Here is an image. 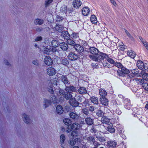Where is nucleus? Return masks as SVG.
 I'll list each match as a JSON object with an SVG mask.
<instances>
[{
    "mask_svg": "<svg viewBox=\"0 0 148 148\" xmlns=\"http://www.w3.org/2000/svg\"><path fill=\"white\" fill-rule=\"evenodd\" d=\"M60 144L61 146L63 148H64V142L66 139L65 136L63 134H61L60 136Z\"/></svg>",
    "mask_w": 148,
    "mask_h": 148,
    "instance_id": "obj_28",
    "label": "nucleus"
},
{
    "mask_svg": "<svg viewBox=\"0 0 148 148\" xmlns=\"http://www.w3.org/2000/svg\"><path fill=\"white\" fill-rule=\"evenodd\" d=\"M88 110L90 111V113L92 114V112L94 110V107L92 106H90Z\"/></svg>",
    "mask_w": 148,
    "mask_h": 148,
    "instance_id": "obj_63",
    "label": "nucleus"
},
{
    "mask_svg": "<svg viewBox=\"0 0 148 148\" xmlns=\"http://www.w3.org/2000/svg\"><path fill=\"white\" fill-rule=\"evenodd\" d=\"M56 73V70L53 68L49 67L47 69V73L49 76L54 75Z\"/></svg>",
    "mask_w": 148,
    "mask_h": 148,
    "instance_id": "obj_13",
    "label": "nucleus"
},
{
    "mask_svg": "<svg viewBox=\"0 0 148 148\" xmlns=\"http://www.w3.org/2000/svg\"><path fill=\"white\" fill-rule=\"evenodd\" d=\"M59 45L60 48L63 50L66 51L68 48L67 44L64 42L60 43Z\"/></svg>",
    "mask_w": 148,
    "mask_h": 148,
    "instance_id": "obj_23",
    "label": "nucleus"
},
{
    "mask_svg": "<svg viewBox=\"0 0 148 148\" xmlns=\"http://www.w3.org/2000/svg\"><path fill=\"white\" fill-rule=\"evenodd\" d=\"M78 92L81 94H85L87 92L86 88L83 87H79L78 90Z\"/></svg>",
    "mask_w": 148,
    "mask_h": 148,
    "instance_id": "obj_27",
    "label": "nucleus"
},
{
    "mask_svg": "<svg viewBox=\"0 0 148 148\" xmlns=\"http://www.w3.org/2000/svg\"><path fill=\"white\" fill-rule=\"evenodd\" d=\"M63 122L68 127H69V126L71 123V121L69 119L65 118L63 120Z\"/></svg>",
    "mask_w": 148,
    "mask_h": 148,
    "instance_id": "obj_37",
    "label": "nucleus"
},
{
    "mask_svg": "<svg viewBox=\"0 0 148 148\" xmlns=\"http://www.w3.org/2000/svg\"><path fill=\"white\" fill-rule=\"evenodd\" d=\"M88 141V143L90 144L93 143L95 141V139L92 136H90L87 138Z\"/></svg>",
    "mask_w": 148,
    "mask_h": 148,
    "instance_id": "obj_44",
    "label": "nucleus"
},
{
    "mask_svg": "<svg viewBox=\"0 0 148 148\" xmlns=\"http://www.w3.org/2000/svg\"><path fill=\"white\" fill-rule=\"evenodd\" d=\"M79 43H81V44H82L85 46H87L88 45V43L87 42L80 39H79Z\"/></svg>",
    "mask_w": 148,
    "mask_h": 148,
    "instance_id": "obj_50",
    "label": "nucleus"
},
{
    "mask_svg": "<svg viewBox=\"0 0 148 148\" xmlns=\"http://www.w3.org/2000/svg\"><path fill=\"white\" fill-rule=\"evenodd\" d=\"M59 93L60 95L63 96V97L67 100L70 99L72 97V95L70 92L65 91L63 90H60Z\"/></svg>",
    "mask_w": 148,
    "mask_h": 148,
    "instance_id": "obj_4",
    "label": "nucleus"
},
{
    "mask_svg": "<svg viewBox=\"0 0 148 148\" xmlns=\"http://www.w3.org/2000/svg\"><path fill=\"white\" fill-rule=\"evenodd\" d=\"M136 65L139 69H144L145 70L148 71V65L146 63H144L141 60H138L137 62Z\"/></svg>",
    "mask_w": 148,
    "mask_h": 148,
    "instance_id": "obj_5",
    "label": "nucleus"
},
{
    "mask_svg": "<svg viewBox=\"0 0 148 148\" xmlns=\"http://www.w3.org/2000/svg\"><path fill=\"white\" fill-rule=\"evenodd\" d=\"M67 42L68 44L74 46V45L76 44L74 40L70 39V38L67 39Z\"/></svg>",
    "mask_w": 148,
    "mask_h": 148,
    "instance_id": "obj_42",
    "label": "nucleus"
},
{
    "mask_svg": "<svg viewBox=\"0 0 148 148\" xmlns=\"http://www.w3.org/2000/svg\"><path fill=\"white\" fill-rule=\"evenodd\" d=\"M65 90L66 91L70 92L71 93L73 92H75L76 90V88L73 86H70L69 87L66 86Z\"/></svg>",
    "mask_w": 148,
    "mask_h": 148,
    "instance_id": "obj_24",
    "label": "nucleus"
},
{
    "mask_svg": "<svg viewBox=\"0 0 148 148\" xmlns=\"http://www.w3.org/2000/svg\"><path fill=\"white\" fill-rule=\"evenodd\" d=\"M56 112L58 114H62L64 111V110L62 106L60 105L57 106L56 108Z\"/></svg>",
    "mask_w": 148,
    "mask_h": 148,
    "instance_id": "obj_29",
    "label": "nucleus"
},
{
    "mask_svg": "<svg viewBox=\"0 0 148 148\" xmlns=\"http://www.w3.org/2000/svg\"><path fill=\"white\" fill-rule=\"evenodd\" d=\"M73 40H76L79 39V33L73 32L70 35V37Z\"/></svg>",
    "mask_w": 148,
    "mask_h": 148,
    "instance_id": "obj_22",
    "label": "nucleus"
},
{
    "mask_svg": "<svg viewBox=\"0 0 148 148\" xmlns=\"http://www.w3.org/2000/svg\"><path fill=\"white\" fill-rule=\"evenodd\" d=\"M63 19V18L61 16L57 15L56 17V21L57 22H61Z\"/></svg>",
    "mask_w": 148,
    "mask_h": 148,
    "instance_id": "obj_49",
    "label": "nucleus"
},
{
    "mask_svg": "<svg viewBox=\"0 0 148 148\" xmlns=\"http://www.w3.org/2000/svg\"><path fill=\"white\" fill-rule=\"evenodd\" d=\"M55 98V99L53 101V100H49L46 99H44V102L45 103V104L44 105V106L45 107V108L48 107L49 105H51V103H54L57 102V99H56V97L55 96L54 97V98ZM52 99L53 100V99Z\"/></svg>",
    "mask_w": 148,
    "mask_h": 148,
    "instance_id": "obj_8",
    "label": "nucleus"
},
{
    "mask_svg": "<svg viewBox=\"0 0 148 148\" xmlns=\"http://www.w3.org/2000/svg\"><path fill=\"white\" fill-rule=\"evenodd\" d=\"M130 73L129 71L125 67L123 66L121 68V70H119L117 71V74L119 76L124 77L125 74Z\"/></svg>",
    "mask_w": 148,
    "mask_h": 148,
    "instance_id": "obj_6",
    "label": "nucleus"
},
{
    "mask_svg": "<svg viewBox=\"0 0 148 148\" xmlns=\"http://www.w3.org/2000/svg\"><path fill=\"white\" fill-rule=\"evenodd\" d=\"M110 121V119L105 116H103L101 119V122L103 123L107 124Z\"/></svg>",
    "mask_w": 148,
    "mask_h": 148,
    "instance_id": "obj_33",
    "label": "nucleus"
},
{
    "mask_svg": "<svg viewBox=\"0 0 148 148\" xmlns=\"http://www.w3.org/2000/svg\"><path fill=\"white\" fill-rule=\"evenodd\" d=\"M140 71L139 70H138V71L137 72V74L135 75V76L137 77H140L141 76L142 77V75L143 74V73H144V71L142 70L140 72H139Z\"/></svg>",
    "mask_w": 148,
    "mask_h": 148,
    "instance_id": "obj_51",
    "label": "nucleus"
},
{
    "mask_svg": "<svg viewBox=\"0 0 148 148\" xmlns=\"http://www.w3.org/2000/svg\"><path fill=\"white\" fill-rule=\"evenodd\" d=\"M67 7L65 6H64L61 7L60 8V11L61 12L66 13L67 12Z\"/></svg>",
    "mask_w": 148,
    "mask_h": 148,
    "instance_id": "obj_55",
    "label": "nucleus"
},
{
    "mask_svg": "<svg viewBox=\"0 0 148 148\" xmlns=\"http://www.w3.org/2000/svg\"><path fill=\"white\" fill-rule=\"evenodd\" d=\"M43 28L42 27H37L36 28V31L38 32H40L42 31Z\"/></svg>",
    "mask_w": 148,
    "mask_h": 148,
    "instance_id": "obj_64",
    "label": "nucleus"
},
{
    "mask_svg": "<svg viewBox=\"0 0 148 148\" xmlns=\"http://www.w3.org/2000/svg\"><path fill=\"white\" fill-rule=\"evenodd\" d=\"M97 138L98 140L100 142H103L105 141V139L103 137H98Z\"/></svg>",
    "mask_w": 148,
    "mask_h": 148,
    "instance_id": "obj_57",
    "label": "nucleus"
},
{
    "mask_svg": "<svg viewBox=\"0 0 148 148\" xmlns=\"http://www.w3.org/2000/svg\"><path fill=\"white\" fill-rule=\"evenodd\" d=\"M123 102L125 108L128 110H130L131 106L130 100L129 99H125Z\"/></svg>",
    "mask_w": 148,
    "mask_h": 148,
    "instance_id": "obj_12",
    "label": "nucleus"
},
{
    "mask_svg": "<svg viewBox=\"0 0 148 148\" xmlns=\"http://www.w3.org/2000/svg\"><path fill=\"white\" fill-rule=\"evenodd\" d=\"M69 60L71 61L76 60L79 58V55L73 52H70L68 55Z\"/></svg>",
    "mask_w": 148,
    "mask_h": 148,
    "instance_id": "obj_7",
    "label": "nucleus"
},
{
    "mask_svg": "<svg viewBox=\"0 0 148 148\" xmlns=\"http://www.w3.org/2000/svg\"><path fill=\"white\" fill-rule=\"evenodd\" d=\"M114 65L117 67L118 68L120 69L122 68L123 66L119 62H117L115 63Z\"/></svg>",
    "mask_w": 148,
    "mask_h": 148,
    "instance_id": "obj_53",
    "label": "nucleus"
},
{
    "mask_svg": "<svg viewBox=\"0 0 148 148\" xmlns=\"http://www.w3.org/2000/svg\"><path fill=\"white\" fill-rule=\"evenodd\" d=\"M81 127L82 126L80 124L77 123H74L71 126H70V127H67L66 130V132H69L72 131V130H78L81 128Z\"/></svg>",
    "mask_w": 148,
    "mask_h": 148,
    "instance_id": "obj_3",
    "label": "nucleus"
},
{
    "mask_svg": "<svg viewBox=\"0 0 148 148\" xmlns=\"http://www.w3.org/2000/svg\"><path fill=\"white\" fill-rule=\"evenodd\" d=\"M79 132L77 131H73L71 133V135L73 137H75L78 136Z\"/></svg>",
    "mask_w": 148,
    "mask_h": 148,
    "instance_id": "obj_52",
    "label": "nucleus"
},
{
    "mask_svg": "<svg viewBox=\"0 0 148 148\" xmlns=\"http://www.w3.org/2000/svg\"><path fill=\"white\" fill-rule=\"evenodd\" d=\"M127 54L129 56L132 58H134L135 56L136 53L132 50L130 51L129 52V51H128L127 52Z\"/></svg>",
    "mask_w": 148,
    "mask_h": 148,
    "instance_id": "obj_43",
    "label": "nucleus"
},
{
    "mask_svg": "<svg viewBox=\"0 0 148 148\" xmlns=\"http://www.w3.org/2000/svg\"><path fill=\"white\" fill-rule=\"evenodd\" d=\"M104 59H106L108 62L111 64H114V61L111 58H109V56L107 54V56L106 58H103V59H101V61L103 60Z\"/></svg>",
    "mask_w": 148,
    "mask_h": 148,
    "instance_id": "obj_36",
    "label": "nucleus"
},
{
    "mask_svg": "<svg viewBox=\"0 0 148 148\" xmlns=\"http://www.w3.org/2000/svg\"><path fill=\"white\" fill-rule=\"evenodd\" d=\"M142 78L143 79L148 81V74L147 73H145L144 72L143 75H142Z\"/></svg>",
    "mask_w": 148,
    "mask_h": 148,
    "instance_id": "obj_45",
    "label": "nucleus"
},
{
    "mask_svg": "<svg viewBox=\"0 0 148 148\" xmlns=\"http://www.w3.org/2000/svg\"><path fill=\"white\" fill-rule=\"evenodd\" d=\"M88 52L91 54L89 55V58L91 60L100 62L103 58L107 56L106 53L100 52L97 48L93 47H90L88 49Z\"/></svg>",
    "mask_w": 148,
    "mask_h": 148,
    "instance_id": "obj_1",
    "label": "nucleus"
},
{
    "mask_svg": "<svg viewBox=\"0 0 148 148\" xmlns=\"http://www.w3.org/2000/svg\"><path fill=\"white\" fill-rule=\"evenodd\" d=\"M44 23V20L43 19L37 18L34 21V23L36 25H41Z\"/></svg>",
    "mask_w": 148,
    "mask_h": 148,
    "instance_id": "obj_38",
    "label": "nucleus"
},
{
    "mask_svg": "<svg viewBox=\"0 0 148 148\" xmlns=\"http://www.w3.org/2000/svg\"><path fill=\"white\" fill-rule=\"evenodd\" d=\"M90 20L93 24H95L97 23V22L96 17L94 15H92L91 16Z\"/></svg>",
    "mask_w": 148,
    "mask_h": 148,
    "instance_id": "obj_39",
    "label": "nucleus"
},
{
    "mask_svg": "<svg viewBox=\"0 0 148 148\" xmlns=\"http://www.w3.org/2000/svg\"><path fill=\"white\" fill-rule=\"evenodd\" d=\"M61 63L65 66H67L69 64V59L68 57L62 58L61 60Z\"/></svg>",
    "mask_w": 148,
    "mask_h": 148,
    "instance_id": "obj_18",
    "label": "nucleus"
},
{
    "mask_svg": "<svg viewBox=\"0 0 148 148\" xmlns=\"http://www.w3.org/2000/svg\"><path fill=\"white\" fill-rule=\"evenodd\" d=\"M53 1V0H46L45 3V6L47 7Z\"/></svg>",
    "mask_w": 148,
    "mask_h": 148,
    "instance_id": "obj_54",
    "label": "nucleus"
},
{
    "mask_svg": "<svg viewBox=\"0 0 148 148\" xmlns=\"http://www.w3.org/2000/svg\"><path fill=\"white\" fill-rule=\"evenodd\" d=\"M143 86V88L146 90H148V84L147 83H145Z\"/></svg>",
    "mask_w": 148,
    "mask_h": 148,
    "instance_id": "obj_58",
    "label": "nucleus"
},
{
    "mask_svg": "<svg viewBox=\"0 0 148 148\" xmlns=\"http://www.w3.org/2000/svg\"><path fill=\"white\" fill-rule=\"evenodd\" d=\"M90 12V9L87 7H84L82 9V14L84 16H87Z\"/></svg>",
    "mask_w": 148,
    "mask_h": 148,
    "instance_id": "obj_16",
    "label": "nucleus"
},
{
    "mask_svg": "<svg viewBox=\"0 0 148 148\" xmlns=\"http://www.w3.org/2000/svg\"><path fill=\"white\" fill-rule=\"evenodd\" d=\"M70 118L73 120H77L79 117V116L77 114L74 112H70L69 114Z\"/></svg>",
    "mask_w": 148,
    "mask_h": 148,
    "instance_id": "obj_32",
    "label": "nucleus"
},
{
    "mask_svg": "<svg viewBox=\"0 0 148 148\" xmlns=\"http://www.w3.org/2000/svg\"><path fill=\"white\" fill-rule=\"evenodd\" d=\"M91 102L97 105L98 104V100L97 97L95 96L91 97L90 98Z\"/></svg>",
    "mask_w": 148,
    "mask_h": 148,
    "instance_id": "obj_34",
    "label": "nucleus"
},
{
    "mask_svg": "<svg viewBox=\"0 0 148 148\" xmlns=\"http://www.w3.org/2000/svg\"><path fill=\"white\" fill-rule=\"evenodd\" d=\"M61 79L62 81L66 86L69 84L70 82L66 75H62L61 77Z\"/></svg>",
    "mask_w": 148,
    "mask_h": 148,
    "instance_id": "obj_21",
    "label": "nucleus"
},
{
    "mask_svg": "<svg viewBox=\"0 0 148 148\" xmlns=\"http://www.w3.org/2000/svg\"><path fill=\"white\" fill-rule=\"evenodd\" d=\"M75 97L78 101L81 102L82 101L83 99H85L83 96L80 95H76Z\"/></svg>",
    "mask_w": 148,
    "mask_h": 148,
    "instance_id": "obj_47",
    "label": "nucleus"
},
{
    "mask_svg": "<svg viewBox=\"0 0 148 148\" xmlns=\"http://www.w3.org/2000/svg\"><path fill=\"white\" fill-rule=\"evenodd\" d=\"M82 113L83 114L84 118H86L88 116L90 117L91 113L89 112V110L86 108H84L82 110Z\"/></svg>",
    "mask_w": 148,
    "mask_h": 148,
    "instance_id": "obj_9",
    "label": "nucleus"
},
{
    "mask_svg": "<svg viewBox=\"0 0 148 148\" xmlns=\"http://www.w3.org/2000/svg\"><path fill=\"white\" fill-rule=\"evenodd\" d=\"M116 113L119 115H120L121 114L122 112L119 108H117L115 110Z\"/></svg>",
    "mask_w": 148,
    "mask_h": 148,
    "instance_id": "obj_59",
    "label": "nucleus"
},
{
    "mask_svg": "<svg viewBox=\"0 0 148 148\" xmlns=\"http://www.w3.org/2000/svg\"><path fill=\"white\" fill-rule=\"evenodd\" d=\"M107 144L108 147L114 148L116 146L117 142L115 140H110L108 141Z\"/></svg>",
    "mask_w": 148,
    "mask_h": 148,
    "instance_id": "obj_15",
    "label": "nucleus"
},
{
    "mask_svg": "<svg viewBox=\"0 0 148 148\" xmlns=\"http://www.w3.org/2000/svg\"><path fill=\"white\" fill-rule=\"evenodd\" d=\"M101 103L105 106H107L108 104V99L105 97H101L100 99Z\"/></svg>",
    "mask_w": 148,
    "mask_h": 148,
    "instance_id": "obj_20",
    "label": "nucleus"
},
{
    "mask_svg": "<svg viewBox=\"0 0 148 148\" xmlns=\"http://www.w3.org/2000/svg\"><path fill=\"white\" fill-rule=\"evenodd\" d=\"M96 115L99 117L102 116L104 114L103 112L100 110H98L96 112Z\"/></svg>",
    "mask_w": 148,
    "mask_h": 148,
    "instance_id": "obj_46",
    "label": "nucleus"
},
{
    "mask_svg": "<svg viewBox=\"0 0 148 148\" xmlns=\"http://www.w3.org/2000/svg\"><path fill=\"white\" fill-rule=\"evenodd\" d=\"M99 93L101 97H105L107 95V92L106 90L102 88L99 90Z\"/></svg>",
    "mask_w": 148,
    "mask_h": 148,
    "instance_id": "obj_30",
    "label": "nucleus"
},
{
    "mask_svg": "<svg viewBox=\"0 0 148 148\" xmlns=\"http://www.w3.org/2000/svg\"><path fill=\"white\" fill-rule=\"evenodd\" d=\"M82 4V3L80 0H74L72 4L74 8L77 9L81 6Z\"/></svg>",
    "mask_w": 148,
    "mask_h": 148,
    "instance_id": "obj_10",
    "label": "nucleus"
},
{
    "mask_svg": "<svg viewBox=\"0 0 148 148\" xmlns=\"http://www.w3.org/2000/svg\"><path fill=\"white\" fill-rule=\"evenodd\" d=\"M48 90L49 92L51 94H53L54 93V91L52 87H50L49 88H48Z\"/></svg>",
    "mask_w": 148,
    "mask_h": 148,
    "instance_id": "obj_62",
    "label": "nucleus"
},
{
    "mask_svg": "<svg viewBox=\"0 0 148 148\" xmlns=\"http://www.w3.org/2000/svg\"><path fill=\"white\" fill-rule=\"evenodd\" d=\"M69 143L70 145L71 146L74 145L76 143L75 139H72L70 140V142H69Z\"/></svg>",
    "mask_w": 148,
    "mask_h": 148,
    "instance_id": "obj_56",
    "label": "nucleus"
},
{
    "mask_svg": "<svg viewBox=\"0 0 148 148\" xmlns=\"http://www.w3.org/2000/svg\"><path fill=\"white\" fill-rule=\"evenodd\" d=\"M74 48L78 53H82V56L84 57L87 56L88 52L86 50L84 51V47L79 44H76V45H74Z\"/></svg>",
    "mask_w": 148,
    "mask_h": 148,
    "instance_id": "obj_2",
    "label": "nucleus"
},
{
    "mask_svg": "<svg viewBox=\"0 0 148 148\" xmlns=\"http://www.w3.org/2000/svg\"><path fill=\"white\" fill-rule=\"evenodd\" d=\"M70 105L73 107L77 106L79 103L78 102L76 101L75 99L72 98L70 101Z\"/></svg>",
    "mask_w": 148,
    "mask_h": 148,
    "instance_id": "obj_19",
    "label": "nucleus"
},
{
    "mask_svg": "<svg viewBox=\"0 0 148 148\" xmlns=\"http://www.w3.org/2000/svg\"><path fill=\"white\" fill-rule=\"evenodd\" d=\"M108 110L110 112H108L107 115H108L110 118L112 119H115L116 118V115L112 112H111L110 110Z\"/></svg>",
    "mask_w": 148,
    "mask_h": 148,
    "instance_id": "obj_35",
    "label": "nucleus"
},
{
    "mask_svg": "<svg viewBox=\"0 0 148 148\" xmlns=\"http://www.w3.org/2000/svg\"><path fill=\"white\" fill-rule=\"evenodd\" d=\"M52 47L54 48L58 47L60 45V43L56 40H53L51 42Z\"/></svg>",
    "mask_w": 148,
    "mask_h": 148,
    "instance_id": "obj_40",
    "label": "nucleus"
},
{
    "mask_svg": "<svg viewBox=\"0 0 148 148\" xmlns=\"http://www.w3.org/2000/svg\"><path fill=\"white\" fill-rule=\"evenodd\" d=\"M103 66L105 67L109 68L110 67V65L109 63L107 62H104L103 64Z\"/></svg>",
    "mask_w": 148,
    "mask_h": 148,
    "instance_id": "obj_61",
    "label": "nucleus"
},
{
    "mask_svg": "<svg viewBox=\"0 0 148 148\" xmlns=\"http://www.w3.org/2000/svg\"><path fill=\"white\" fill-rule=\"evenodd\" d=\"M23 119L24 122L27 123L29 124L30 122V120L29 118L27 116L25 113L23 114Z\"/></svg>",
    "mask_w": 148,
    "mask_h": 148,
    "instance_id": "obj_31",
    "label": "nucleus"
},
{
    "mask_svg": "<svg viewBox=\"0 0 148 148\" xmlns=\"http://www.w3.org/2000/svg\"><path fill=\"white\" fill-rule=\"evenodd\" d=\"M44 62L47 65L50 66L53 64V61L50 57L47 56L44 59Z\"/></svg>",
    "mask_w": 148,
    "mask_h": 148,
    "instance_id": "obj_11",
    "label": "nucleus"
},
{
    "mask_svg": "<svg viewBox=\"0 0 148 148\" xmlns=\"http://www.w3.org/2000/svg\"><path fill=\"white\" fill-rule=\"evenodd\" d=\"M107 130L111 133H113L115 132V129L112 123H110L108 124Z\"/></svg>",
    "mask_w": 148,
    "mask_h": 148,
    "instance_id": "obj_17",
    "label": "nucleus"
},
{
    "mask_svg": "<svg viewBox=\"0 0 148 148\" xmlns=\"http://www.w3.org/2000/svg\"><path fill=\"white\" fill-rule=\"evenodd\" d=\"M61 36L64 39H68L70 38V35L69 34L68 32L67 31H63L61 32Z\"/></svg>",
    "mask_w": 148,
    "mask_h": 148,
    "instance_id": "obj_14",
    "label": "nucleus"
},
{
    "mask_svg": "<svg viewBox=\"0 0 148 148\" xmlns=\"http://www.w3.org/2000/svg\"><path fill=\"white\" fill-rule=\"evenodd\" d=\"M55 29L56 31L59 32L61 31L62 29L61 26L60 25H57V24H56V26L55 27Z\"/></svg>",
    "mask_w": 148,
    "mask_h": 148,
    "instance_id": "obj_48",
    "label": "nucleus"
},
{
    "mask_svg": "<svg viewBox=\"0 0 148 148\" xmlns=\"http://www.w3.org/2000/svg\"><path fill=\"white\" fill-rule=\"evenodd\" d=\"M117 132V133L121 134L122 132H124L123 126L120 124L116 125Z\"/></svg>",
    "mask_w": 148,
    "mask_h": 148,
    "instance_id": "obj_26",
    "label": "nucleus"
},
{
    "mask_svg": "<svg viewBox=\"0 0 148 148\" xmlns=\"http://www.w3.org/2000/svg\"><path fill=\"white\" fill-rule=\"evenodd\" d=\"M134 80L136 81V83L140 85H143L145 83L144 81V80H143L142 79L140 78H135L134 79Z\"/></svg>",
    "mask_w": 148,
    "mask_h": 148,
    "instance_id": "obj_41",
    "label": "nucleus"
},
{
    "mask_svg": "<svg viewBox=\"0 0 148 148\" xmlns=\"http://www.w3.org/2000/svg\"><path fill=\"white\" fill-rule=\"evenodd\" d=\"M85 121L86 123L89 125H92L93 123V120L90 117L85 118Z\"/></svg>",
    "mask_w": 148,
    "mask_h": 148,
    "instance_id": "obj_25",
    "label": "nucleus"
},
{
    "mask_svg": "<svg viewBox=\"0 0 148 148\" xmlns=\"http://www.w3.org/2000/svg\"><path fill=\"white\" fill-rule=\"evenodd\" d=\"M138 69H134L133 70H131V71L132 73L133 74V75L135 76L136 74H137V72L138 71Z\"/></svg>",
    "mask_w": 148,
    "mask_h": 148,
    "instance_id": "obj_60",
    "label": "nucleus"
}]
</instances>
